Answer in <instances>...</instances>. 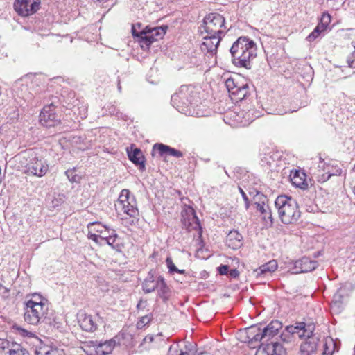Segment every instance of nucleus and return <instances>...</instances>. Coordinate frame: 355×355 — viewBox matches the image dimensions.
I'll list each match as a JSON object with an SVG mask.
<instances>
[{"instance_id":"obj_34","label":"nucleus","mask_w":355,"mask_h":355,"mask_svg":"<svg viewBox=\"0 0 355 355\" xmlns=\"http://www.w3.org/2000/svg\"><path fill=\"white\" fill-rule=\"evenodd\" d=\"M327 29L318 23L314 30L308 35L306 40L309 42H312L318 38L322 33H324Z\"/></svg>"},{"instance_id":"obj_4","label":"nucleus","mask_w":355,"mask_h":355,"mask_svg":"<svg viewBox=\"0 0 355 355\" xmlns=\"http://www.w3.org/2000/svg\"><path fill=\"white\" fill-rule=\"evenodd\" d=\"M275 205L278 211L279 217L284 224L295 223L300 217L301 213L298 205L296 200L290 196H279L275 201Z\"/></svg>"},{"instance_id":"obj_31","label":"nucleus","mask_w":355,"mask_h":355,"mask_svg":"<svg viewBox=\"0 0 355 355\" xmlns=\"http://www.w3.org/2000/svg\"><path fill=\"white\" fill-rule=\"evenodd\" d=\"M196 347L195 343L184 341V347L181 348L179 355H196Z\"/></svg>"},{"instance_id":"obj_16","label":"nucleus","mask_w":355,"mask_h":355,"mask_svg":"<svg viewBox=\"0 0 355 355\" xmlns=\"http://www.w3.org/2000/svg\"><path fill=\"white\" fill-rule=\"evenodd\" d=\"M313 323L306 324L304 322H296L295 325L287 326L285 331L291 335L297 334L300 338L311 335L315 330Z\"/></svg>"},{"instance_id":"obj_61","label":"nucleus","mask_w":355,"mask_h":355,"mask_svg":"<svg viewBox=\"0 0 355 355\" xmlns=\"http://www.w3.org/2000/svg\"><path fill=\"white\" fill-rule=\"evenodd\" d=\"M133 223H134V219H132V220H131V222L130 223V225H132Z\"/></svg>"},{"instance_id":"obj_22","label":"nucleus","mask_w":355,"mask_h":355,"mask_svg":"<svg viewBox=\"0 0 355 355\" xmlns=\"http://www.w3.org/2000/svg\"><path fill=\"white\" fill-rule=\"evenodd\" d=\"M127 153L129 159L136 166L139 167L140 171H144L145 166V157L141 149L138 148H127Z\"/></svg>"},{"instance_id":"obj_33","label":"nucleus","mask_w":355,"mask_h":355,"mask_svg":"<svg viewBox=\"0 0 355 355\" xmlns=\"http://www.w3.org/2000/svg\"><path fill=\"white\" fill-rule=\"evenodd\" d=\"M118 238V235L115 233V230H112V233L107 237H101V240H102V241H105L106 242V243L107 245H109L110 246H111L113 249H115L118 251L120 250V245L119 244H116V245H114V243L116 241V239Z\"/></svg>"},{"instance_id":"obj_21","label":"nucleus","mask_w":355,"mask_h":355,"mask_svg":"<svg viewBox=\"0 0 355 355\" xmlns=\"http://www.w3.org/2000/svg\"><path fill=\"white\" fill-rule=\"evenodd\" d=\"M157 153L159 157L164 158H166L168 156L178 157V150L162 143L155 144L153 146L152 156H156Z\"/></svg>"},{"instance_id":"obj_45","label":"nucleus","mask_w":355,"mask_h":355,"mask_svg":"<svg viewBox=\"0 0 355 355\" xmlns=\"http://www.w3.org/2000/svg\"><path fill=\"white\" fill-rule=\"evenodd\" d=\"M10 344L9 341L5 339H1L0 338V349H10Z\"/></svg>"},{"instance_id":"obj_25","label":"nucleus","mask_w":355,"mask_h":355,"mask_svg":"<svg viewBox=\"0 0 355 355\" xmlns=\"http://www.w3.org/2000/svg\"><path fill=\"white\" fill-rule=\"evenodd\" d=\"M278 267V264L276 260L272 259L269 261L265 264L261 265L259 268L254 270L253 274L257 278L262 276L266 277L275 272Z\"/></svg>"},{"instance_id":"obj_53","label":"nucleus","mask_w":355,"mask_h":355,"mask_svg":"<svg viewBox=\"0 0 355 355\" xmlns=\"http://www.w3.org/2000/svg\"><path fill=\"white\" fill-rule=\"evenodd\" d=\"M153 340H154V337H153V336H152V335H148V336H146L144 338V342H150V343H151V342H153Z\"/></svg>"},{"instance_id":"obj_24","label":"nucleus","mask_w":355,"mask_h":355,"mask_svg":"<svg viewBox=\"0 0 355 355\" xmlns=\"http://www.w3.org/2000/svg\"><path fill=\"white\" fill-rule=\"evenodd\" d=\"M78 322L81 329L85 331H94L97 329L96 318L91 315L81 313L79 315Z\"/></svg>"},{"instance_id":"obj_2","label":"nucleus","mask_w":355,"mask_h":355,"mask_svg":"<svg viewBox=\"0 0 355 355\" xmlns=\"http://www.w3.org/2000/svg\"><path fill=\"white\" fill-rule=\"evenodd\" d=\"M202 88L199 86L192 85H184L179 88V103L184 106L179 109L186 116H202V114L196 107L201 103Z\"/></svg>"},{"instance_id":"obj_43","label":"nucleus","mask_w":355,"mask_h":355,"mask_svg":"<svg viewBox=\"0 0 355 355\" xmlns=\"http://www.w3.org/2000/svg\"><path fill=\"white\" fill-rule=\"evenodd\" d=\"M101 237H103V236H100V235H98V234H93V233H89L88 234V238L90 240H92L96 243L100 244V245L101 244V241H102V240H101Z\"/></svg>"},{"instance_id":"obj_15","label":"nucleus","mask_w":355,"mask_h":355,"mask_svg":"<svg viewBox=\"0 0 355 355\" xmlns=\"http://www.w3.org/2000/svg\"><path fill=\"white\" fill-rule=\"evenodd\" d=\"M342 170L338 166H334L330 164H320L318 165L317 173H315L316 179L320 182L327 181L331 176L340 175Z\"/></svg>"},{"instance_id":"obj_13","label":"nucleus","mask_w":355,"mask_h":355,"mask_svg":"<svg viewBox=\"0 0 355 355\" xmlns=\"http://www.w3.org/2000/svg\"><path fill=\"white\" fill-rule=\"evenodd\" d=\"M40 0H15L14 9L21 17L35 14L40 8Z\"/></svg>"},{"instance_id":"obj_56","label":"nucleus","mask_w":355,"mask_h":355,"mask_svg":"<svg viewBox=\"0 0 355 355\" xmlns=\"http://www.w3.org/2000/svg\"><path fill=\"white\" fill-rule=\"evenodd\" d=\"M0 288H4V289H6V291H8V290H7V289L6 288V287H5V286H3L1 284H0Z\"/></svg>"},{"instance_id":"obj_55","label":"nucleus","mask_w":355,"mask_h":355,"mask_svg":"<svg viewBox=\"0 0 355 355\" xmlns=\"http://www.w3.org/2000/svg\"><path fill=\"white\" fill-rule=\"evenodd\" d=\"M31 76H32V75H31H31H26V76H25V77H24V78L21 79V80H24V79H26V78H28V77H31Z\"/></svg>"},{"instance_id":"obj_42","label":"nucleus","mask_w":355,"mask_h":355,"mask_svg":"<svg viewBox=\"0 0 355 355\" xmlns=\"http://www.w3.org/2000/svg\"><path fill=\"white\" fill-rule=\"evenodd\" d=\"M263 218L266 221V223H268V220H269L270 225H272L273 223V218L272 215V211L270 208L268 209V213H265V214H263Z\"/></svg>"},{"instance_id":"obj_49","label":"nucleus","mask_w":355,"mask_h":355,"mask_svg":"<svg viewBox=\"0 0 355 355\" xmlns=\"http://www.w3.org/2000/svg\"><path fill=\"white\" fill-rule=\"evenodd\" d=\"M280 338L281 339L284 341V342H286V343H289L291 342V336L288 333H285V332H283L281 335H280Z\"/></svg>"},{"instance_id":"obj_11","label":"nucleus","mask_w":355,"mask_h":355,"mask_svg":"<svg viewBox=\"0 0 355 355\" xmlns=\"http://www.w3.org/2000/svg\"><path fill=\"white\" fill-rule=\"evenodd\" d=\"M120 341L121 337L119 336L104 342L89 340L85 342L82 348L87 355H107L112 353L114 347L120 345Z\"/></svg>"},{"instance_id":"obj_18","label":"nucleus","mask_w":355,"mask_h":355,"mask_svg":"<svg viewBox=\"0 0 355 355\" xmlns=\"http://www.w3.org/2000/svg\"><path fill=\"white\" fill-rule=\"evenodd\" d=\"M318 266V263L315 260H312L309 257H304L295 261L293 272L295 274L309 272L314 270Z\"/></svg>"},{"instance_id":"obj_14","label":"nucleus","mask_w":355,"mask_h":355,"mask_svg":"<svg viewBox=\"0 0 355 355\" xmlns=\"http://www.w3.org/2000/svg\"><path fill=\"white\" fill-rule=\"evenodd\" d=\"M40 122L46 128L54 127L60 123V117L55 112V106L53 103L44 107L40 114Z\"/></svg>"},{"instance_id":"obj_51","label":"nucleus","mask_w":355,"mask_h":355,"mask_svg":"<svg viewBox=\"0 0 355 355\" xmlns=\"http://www.w3.org/2000/svg\"><path fill=\"white\" fill-rule=\"evenodd\" d=\"M168 355H178V347L175 346H171L168 352Z\"/></svg>"},{"instance_id":"obj_41","label":"nucleus","mask_w":355,"mask_h":355,"mask_svg":"<svg viewBox=\"0 0 355 355\" xmlns=\"http://www.w3.org/2000/svg\"><path fill=\"white\" fill-rule=\"evenodd\" d=\"M330 22L331 16L327 13L322 14L319 24L323 25V26L327 29Z\"/></svg>"},{"instance_id":"obj_54","label":"nucleus","mask_w":355,"mask_h":355,"mask_svg":"<svg viewBox=\"0 0 355 355\" xmlns=\"http://www.w3.org/2000/svg\"><path fill=\"white\" fill-rule=\"evenodd\" d=\"M117 87H118L119 92H121V83H120L119 80L118 81V86H117Z\"/></svg>"},{"instance_id":"obj_9","label":"nucleus","mask_w":355,"mask_h":355,"mask_svg":"<svg viewBox=\"0 0 355 355\" xmlns=\"http://www.w3.org/2000/svg\"><path fill=\"white\" fill-rule=\"evenodd\" d=\"M225 18L218 13H210L205 17L202 24L199 27V32L203 35L206 33L212 36L216 35L222 37L225 35Z\"/></svg>"},{"instance_id":"obj_50","label":"nucleus","mask_w":355,"mask_h":355,"mask_svg":"<svg viewBox=\"0 0 355 355\" xmlns=\"http://www.w3.org/2000/svg\"><path fill=\"white\" fill-rule=\"evenodd\" d=\"M19 332H20V334L24 336H28V337H31V335H32V333L30 332V331H28L27 330H25L21 327H17V329Z\"/></svg>"},{"instance_id":"obj_60","label":"nucleus","mask_w":355,"mask_h":355,"mask_svg":"<svg viewBox=\"0 0 355 355\" xmlns=\"http://www.w3.org/2000/svg\"><path fill=\"white\" fill-rule=\"evenodd\" d=\"M98 1H100V2H106V1H107L108 0H98Z\"/></svg>"},{"instance_id":"obj_6","label":"nucleus","mask_w":355,"mask_h":355,"mask_svg":"<svg viewBox=\"0 0 355 355\" xmlns=\"http://www.w3.org/2000/svg\"><path fill=\"white\" fill-rule=\"evenodd\" d=\"M282 328V324L279 320H272L266 327L261 329L257 327H251L248 330V343L259 344L261 341L268 342L276 336Z\"/></svg>"},{"instance_id":"obj_59","label":"nucleus","mask_w":355,"mask_h":355,"mask_svg":"<svg viewBox=\"0 0 355 355\" xmlns=\"http://www.w3.org/2000/svg\"><path fill=\"white\" fill-rule=\"evenodd\" d=\"M178 155H179V157L182 156V153L180 151H179Z\"/></svg>"},{"instance_id":"obj_37","label":"nucleus","mask_w":355,"mask_h":355,"mask_svg":"<svg viewBox=\"0 0 355 355\" xmlns=\"http://www.w3.org/2000/svg\"><path fill=\"white\" fill-rule=\"evenodd\" d=\"M266 150V152L260 154L261 159L263 163H266L270 166L272 161L274 160L272 155V151L270 150L269 148H267Z\"/></svg>"},{"instance_id":"obj_19","label":"nucleus","mask_w":355,"mask_h":355,"mask_svg":"<svg viewBox=\"0 0 355 355\" xmlns=\"http://www.w3.org/2000/svg\"><path fill=\"white\" fill-rule=\"evenodd\" d=\"M250 94V85L243 78L238 84H236L230 96L235 101H241L247 98Z\"/></svg>"},{"instance_id":"obj_12","label":"nucleus","mask_w":355,"mask_h":355,"mask_svg":"<svg viewBox=\"0 0 355 355\" xmlns=\"http://www.w3.org/2000/svg\"><path fill=\"white\" fill-rule=\"evenodd\" d=\"M118 202L121 207V211L130 218H137L139 210L136 207V200L134 196H130L128 189H123L119 195Z\"/></svg>"},{"instance_id":"obj_58","label":"nucleus","mask_w":355,"mask_h":355,"mask_svg":"<svg viewBox=\"0 0 355 355\" xmlns=\"http://www.w3.org/2000/svg\"><path fill=\"white\" fill-rule=\"evenodd\" d=\"M96 232L99 233H103V230H101V229L97 230Z\"/></svg>"},{"instance_id":"obj_5","label":"nucleus","mask_w":355,"mask_h":355,"mask_svg":"<svg viewBox=\"0 0 355 355\" xmlns=\"http://www.w3.org/2000/svg\"><path fill=\"white\" fill-rule=\"evenodd\" d=\"M33 297H37L35 300H29L25 303V312L24 314V318L25 322L29 324L37 325L40 322H42L46 318L45 314L47 311V306L46 305V300L42 298L41 295L34 294Z\"/></svg>"},{"instance_id":"obj_3","label":"nucleus","mask_w":355,"mask_h":355,"mask_svg":"<svg viewBox=\"0 0 355 355\" xmlns=\"http://www.w3.org/2000/svg\"><path fill=\"white\" fill-rule=\"evenodd\" d=\"M141 24L138 22L132 26V35L137 38L141 49L147 50L151 44L163 37L166 33V26L151 27L146 26L141 29Z\"/></svg>"},{"instance_id":"obj_36","label":"nucleus","mask_w":355,"mask_h":355,"mask_svg":"<svg viewBox=\"0 0 355 355\" xmlns=\"http://www.w3.org/2000/svg\"><path fill=\"white\" fill-rule=\"evenodd\" d=\"M153 319V315L151 313L142 315L139 318V321L137 322V328L141 329L147 324H148Z\"/></svg>"},{"instance_id":"obj_27","label":"nucleus","mask_w":355,"mask_h":355,"mask_svg":"<svg viewBox=\"0 0 355 355\" xmlns=\"http://www.w3.org/2000/svg\"><path fill=\"white\" fill-rule=\"evenodd\" d=\"M292 184L296 187L305 189L308 187V184L305 180V174L300 171H291L290 175Z\"/></svg>"},{"instance_id":"obj_46","label":"nucleus","mask_w":355,"mask_h":355,"mask_svg":"<svg viewBox=\"0 0 355 355\" xmlns=\"http://www.w3.org/2000/svg\"><path fill=\"white\" fill-rule=\"evenodd\" d=\"M239 191H240V193H241V196L245 201V209H248L249 208V206H250V200L246 195V193L244 192V191L239 187Z\"/></svg>"},{"instance_id":"obj_28","label":"nucleus","mask_w":355,"mask_h":355,"mask_svg":"<svg viewBox=\"0 0 355 355\" xmlns=\"http://www.w3.org/2000/svg\"><path fill=\"white\" fill-rule=\"evenodd\" d=\"M254 200L257 211L262 215L265 214V213H268V209L270 207L266 205L268 199L265 195L257 191L256 195L254 196Z\"/></svg>"},{"instance_id":"obj_62","label":"nucleus","mask_w":355,"mask_h":355,"mask_svg":"<svg viewBox=\"0 0 355 355\" xmlns=\"http://www.w3.org/2000/svg\"><path fill=\"white\" fill-rule=\"evenodd\" d=\"M104 228H105L106 230H109V229L106 226H104Z\"/></svg>"},{"instance_id":"obj_32","label":"nucleus","mask_w":355,"mask_h":355,"mask_svg":"<svg viewBox=\"0 0 355 355\" xmlns=\"http://www.w3.org/2000/svg\"><path fill=\"white\" fill-rule=\"evenodd\" d=\"M57 349L49 345H42L37 347L35 350L36 355H58Z\"/></svg>"},{"instance_id":"obj_7","label":"nucleus","mask_w":355,"mask_h":355,"mask_svg":"<svg viewBox=\"0 0 355 355\" xmlns=\"http://www.w3.org/2000/svg\"><path fill=\"white\" fill-rule=\"evenodd\" d=\"M180 192L179 191V196ZM179 202V207L182 208L181 211V223L188 232L192 230H198L199 235H201L202 228L200 221L196 215V212L191 205V201L187 198H180Z\"/></svg>"},{"instance_id":"obj_39","label":"nucleus","mask_w":355,"mask_h":355,"mask_svg":"<svg viewBox=\"0 0 355 355\" xmlns=\"http://www.w3.org/2000/svg\"><path fill=\"white\" fill-rule=\"evenodd\" d=\"M275 355H286V349L282 345L277 341H274Z\"/></svg>"},{"instance_id":"obj_29","label":"nucleus","mask_w":355,"mask_h":355,"mask_svg":"<svg viewBox=\"0 0 355 355\" xmlns=\"http://www.w3.org/2000/svg\"><path fill=\"white\" fill-rule=\"evenodd\" d=\"M266 341L262 340L259 344L254 343L250 345L252 348H255L259 346L257 353L262 355H275L274 341L270 343H265Z\"/></svg>"},{"instance_id":"obj_23","label":"nucleus","mask_w":355,"mask_h":355,"mask_svg":"<svg viewBox=\"0 0 355 355\" xmlns=\"http://www.w3.org/2000/svg\"><path fill=\"white\" fill-rule=\"evenodd\" d=\"M343 300L344 290L342 288H340L334 295L331 302L330 304V309L333 313L338 314L341 313L344 308Z\"/></svg>"},{"instance_id":"obj_57","label":"nucleus","mask_w":355,"mask_h":355,"mask_svg":"<svg viewBox=\"0 0 355 355\" xmlns=\"http://www.w3.org/2000/svg\"><path fill=\"white\" fill-rule=\"evenodd\" d=\"M184 272V270H180L179 269V274H182Z\"/></svg>"},{"instance_id":"obj_35","label":"nucleus","mask_w":355,"mask_h":355,"mask_svg":"<svg viewBox=\"0 0 355 355\" xmlns=\"http://www.w3.org/2000/svg\"><path fill=\"white\" fill-rule=\"evenodd\" d=\"M242 79L243 78L241 77L236 76L230 77L225 80V85L230 95L231 94V92H232L233 88H234L236 84H238L240 80H242Z\"/></svg>"},{"instance_id":"obj_30","label":"nucleus","mask_w":355,"mask_h":355,"mask_svg":"<svg viewBox=\"0 0 355 355\" xmlns=\"http://www.w3.org/2000/svg\"><path fill=\"white\" fill-rule=\"evenodd\" d=\"M9 355H29L28 350L23 347L21 344L12 342L10 349L8 352Z\"/></svg>"},{"instance_id":"obj_26","label":"nucleus","mask_w":355,"mask_h":355,"mask_svg":"<svg viewBox=\"0 0 355 355\" xmlns=\"http://www.w3.org/2000/svg\"><path fill=\"white\" fill-rule=\"evenodd\" d=\"M243 236L237 230L230 231L226 236V245L233 249L239 248L242 245Z\"/></svg>"},{"instance_id":"obj_1","label":"nucleus","mask_w":355,"mask_h":355,"mask_svg":"<svg viewBox=\"0 0 355 355\" xmlns=\"http://www.w3.org/2000/svg\"><path fill=\"white\" fill-rule=\"evenodd\" d=\"M233 64L247 69L252 68V61L257 57L255 42L246 37H240L230 48Z\"/></svg>"},{"instance_id":"obj_20","label":"nucleus","mask_w":355,"mask_h":355,"mask_svg":"<svg viewBox=\"0 0 355 355\" xmlns=\"http://www.w3.org/2000/svg\"><path fill=\"white\" fill-rule=\"evenodd\" d=\"M304 338H306V339L300 345V355H314L318 347V338L314 336L313 334L304 336Z\"/></svg>"},{"instance_id":"obj_8","label":"nucleus","mask_w":355,"mask_h":355,"mask_svg":"<svg viewBox=\"0 0 355 355\" xmlns=\"http://www.w3.org/2000/svg\"><path fill=\"white\" fill-rule=\"evenodd\" d=\"M24 158L26 159L24 173L28 175L43 177L49 171V165L41 156L31 150L24 153Z\"/></svg>"},{"instance_id":"obj_17","label":"nucleus","mask_w":355,"mask_h":355,"mask_svg":"<svg viewBox=\"0 0 355 355\" xmlns=\"http://www.w3.org/2000/svg\"><path fill=\"white\" fill-rule=\"evenodd\" d=\"M222 37L216 35H206L203 36V42L200 44V50L204 53H209L211 55L216 54L218 47Z\"/></svg>"},{"instance_id":"obj_48","label":"nucleus","mask_w":355,"mask_h":355,"mask_svg":"<svg viewBox=\"0 0 355 355\" xmlns=\"http://www.w3.org/2000/svg\"><path fill=\"white\" fill-rule=\"evenodd\" d=\"M228 274L231 278L236 279L239 277L240 272L237 269H232Z\"/></svg>"},{"instance_id":"obj_40","label":"nucleus","mask_w":355,"mask_h":355,"mask_svg":"<svg viewBox=\"0 0 355 355\" xmlns=\"http://www.w3.org/2000/svg\"><path fill=\"white\" fill-rule=\"evenodd\" d=\"M166 263L167 268L168 269V271L170 273L173 274L174 272H178V268L173 263L172 259L170 257H168L166 259Z\"/></svg>"},{"instance_id":"obj_10","label":"nucleus","mask_w":355,"mask_h":355,"mask_svg":"<svg viewBox=\"0 0 355 355\" xmlns=\"http://www.w3.org/2000/svg\"><path fill=\"white\" fill-rule=\"evenodd\" d=\"M142 288L145 293H151L157 289L159 295L164 300H167L169 296L170 289L167 286L164 279L158 275L154 270H150L148 272L147 277L142 283Z\"/></svg>"},{"instance_id":"obj_47","label":"nucleus","mask_w":355,"mask_h":355,"mask_svg":"<svg viewBox=\"0 0 355 355\" xmlns=\"http://www.w3.org/2000/svg\"><path fill=\"white\" fill-rule=\"evenodd\" d=\"M147 306V301L140 300L137 305V309L138 311H143Z\"/></svg>"},{"instance_id":"obj_44","label":"nucleus","mask_w":355,"mask_h":355,"mask_svg":"<svg viewBox=\"0 0 355 355\" xmlns=\"http://www.w3.org/2000/svg\"><path fill=\"white\" fill-rule=\"evenodd\" d=\"M229 266L227 265H220L218 268V272L221 275H225L229 273Z\"/></svg>"},{"instance_id":"obj_38","label":"nucleus","mask_w":355,"mask_h":355,"mask_svg":"<svg viewBox=\"0 0 355 355\" xmlns=\"http://www.w3.org/2000/svg\"><path fill=\"white\" fill-rule=\"evenodd\" d=\"M76 168L68 169L65 171V175H67L68 180L71 182H78L79 180V177L77 174L75 173Z\"/></svg>"},{"instance_id":"obj_52","label":"nucleus","mask_w":355,"mask_h":355,"mask_svg":"<svg viewBox=\"0 0 355 355\" xmlns=\"http://www.w3.org/2000/svg\"><path fill=\"white\" fill-rule=\"evenodd\" d=\"M176 100H177V96H176V93H175L171 96V105L175 108L176 107V102H175Z\"/></svg>"}]
</instances>
